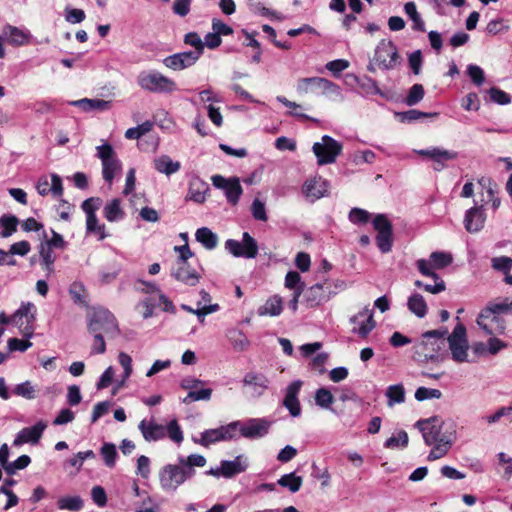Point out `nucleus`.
<instances>
[{"instance_id": "1", "label": "nucleus", "mask_w": 512, "mask_h": 512, "mask_svg": "<svg viewBox=\"0 0 512 512\" xmlns=\"http://www.w3.org/2000/svg\"><path fill=\"white\" fill-rule=\"evenodd\" d=\"M416 426L422 433L423 439L428 446H433L428 459L433 461L444 457L450 450L455 439V431L438 417H431L419 420Z\"/></svg>"}, {"instance_id": "2", "label": "nucleus", "mask_w": 512, "mask_h": 512, "mask_svg": "<svg viewBox=\"0 0 512 512\" xmlns=\"http://www.w3.org/2000/svg\"><path fill=\"white\" fill-rule=\"evenodd\" d=\"M447 329L431 330L422 334V340L413 346V359L420 363H440L446 353Z\"/></svg>"}, {"instance_id": "3", "label": "nucleus", "mask_w": 512, "mask_h": 512, "mask_svg": "<svg viewBox=\"0 0 512 512\" xmlns=\"http://www.w3.org/2000/svg\"><path fill=\"white\" fill-rule=\"evenodd\" d=\"M88 331L92 335L100 334L108 339L116 338L120 333L115 316L103 307L94 308L88 314Z\"/></svg>"}, {"instance_id": "4", "label": "nucleus", "mask_w": 512, "mask_h": 512, "mask_svg": "<svg viewBox=\"0 0 512 512\" xmlns=\"http://www.w3.org/2000/svg\"><path fill=\"white\" fill-rule=\"evenodd\" d=\"M343 287V282L338 283L326 280L322 283H317L306 290L303 289V301L310 308L317 307L335 295L337 288L342 289Z\"/></svg>"}, {"instance_id": "5", "label": "nucleus", "mask_w": 512, "mask_h": 512, "mask_svg": "<svg viewBox=\"0 0 512 512\" xmlns=\"http://www.w3.org/2000/svg\"><path fill=\"white\" fill-rule=\"evenodd\" d=\"M195 471H186L182 465L167 464L159 472L160 486L164 491L175 492Z\"/></svg>"}, {"instance_id": "6", "label": "nucleus", "mask_w": 512, "mask_h": 512, "mask_svg": "<svg viewBox=\"0 0 512 512\" xmlns=\"http://www.w3.org/2000/svg\"><path fill=\"white\" fill-rule=\"evenodd\" d=\"M138 85L153 93H171L177 90L176 83L157 71L142 72L137 78Z\"/></svg>"}, {"instance_id": "7", "label": "nucleus", "mask_w": 512, "mask_h": 512, "mask_svg": "<svg viewBox=\"0 0 512 512\" xmlns=\"http://www.w3.org/2000/svg\"><path fill=\"white\" fill-rule=\"evenodd\" d=\"M452 359L457 363L468 362L469 344L467 340L466 328L458 323L452 333L446 338Z\"/></svg>"}, {"instance_id": "8", "label": "nucleus", "mask_w": 512, "mask_h": 512, "mask_svg": "<svg viewBox=\"0 0 512 512\" xmlns=\"http://www.w3.org/2000/svg\"><path fill=\"white\" fill-rule=\"evenodd\" d=\"M342 149V144L328 135L322 136L321 142H315L312 146L317 164L320 166L334 163Z\"/></svg>"}, {"instance_id": "9", "label": "nucleus", "mask_w": 512, "mask_h": 512, "mask_svg": "<svg viewBox=\"0 0 512 512\" xmlns=\"http://www.w3.org/2000/svg\"><path fill=\"white\" fill-rule=\"evenodd\" d=\"M373 62L383 70H392L400 63L398 49L391 40L382 39L376 46Z\"/></svg>"}, {"instance_id": "10", "label": "nucleus", "mask_w": 512, "mask_h": 512, "mask_svg": "<svg viewBox=\"0 0 512 512\" xmlns=\"http://www.w3.org/2000/svg\"><path fill=\"white\" fill-rule=\"evenodd\" d=\"M51 237L43 232V240L39 246V254L42 261V265L47 272L53 270V264L56 259L54 249H62L64 247V239L62 235L58 234L54 230H50Z\"/></svg>"}, {"instance_id": "11", "label": "nucleus", "mask_w": 512, "mask_h": 512, "mask_svg": "<svg viewBox=\"0 0 512 512\" xmlns=\"http://www.w3.org/2000/svg\"><path fill=\"white\" fill-rule=\"evenodd\" d=\"M97 156L102 162L103 179L111 185L116 174L122 169L121 161L116 156L113 147L107 143L97 147Z\"/></svg>"}, {"instance_id": "12", "label": "nucleus", "mask_w": 512, "mask_h": 512, "mask_svg": "<svg viewBox=\"0 0 512 512\" xmlns=\"http://www.w3.org/2000/svg\"><path fill=\"white\" fill-rule=\"evenodd\" d=\"M239 421L231 422L227 425L215 429H208L201 433L200 439L193 438L195 443L208 447L219 441H227L236 438V431Z\"/></svg>"}, {"instance_id": "13", "label": "nucleus", "mask_w": 512, "mask_h": 512, "mask_svg": "<svg viewBox=\"0 0 512 512\" xmlns=\"http://www.w3.org/2000/svg\"><path fill=\"white\" fill-rule=\"evenodd\" d=\"M372 224L377 232V247L382 253L390 252L393 244V228L391 222L384 214H378L373 219Z\"/></svg>"}, {"instance_id": "14", "label": "nucleus", "mask_w": 512, "mask_h": 512, "mask_svg": "<svg viewBox=\"0 0 512 512\" xmlns=\"http://www.w3.org/2000/svg\"><path fill=\"white\" fill-rule=\"evenodd\" d=\"M225 248L235 257L250 259L255 258L258 254V244L248 232L243 233L241 242L228 239L225 242Z\"/></svg>"}, {"instance_id": "15", "label": "nucleus", "mask_w": 512, "mask_h": 512, "mask_svg": "<svg viewBox=\"0 0 512 512\" xmlns=\"http://www.w3.org/2000/svg\"><path fill=\"white\" fill-rule=\"evenodd\" d=\"M476 322L487 335L491 336L502 335L506 329L504 318L494 314L491 309H482Z\"/></svg>"}, {"instance_id": "16", "label": "nucleus", "mask_w": 512, "mask_h": 512, "mask_svg": "<svg viewBox=\"0 0 512 512\" xmlns=\"http://www.w3.org/2000/svg\"><path fill=\"white\" fill-rule=\"evenodd\" d=\"M317 89L321 90L324 94L341 95L339 86L328 79L321 77H309L298 80L297 90L300 93H309Z\"/></svg>"}, {"instance_id": "17", "label": "nucleus", "mask_w": 512, "mask_h": 512, "mask_svg": "<svg viewBox=\"0 0 512 512\" xmlns=\"http://www.w3.org/2000/svg\"><path fill=\"white\" fill-rule=\"evenodd\" d=\"M181 387L188 390L187 396L183 399V403L190 404L193 401H208L212 395V389L203 388L204 382L194 377H186L181 381Z\"/></svg>"}, {"instance_id": "18", "label": "nucleus", "mask_w": 512, "mask_h": 512, "mask_svg": "<svg viewBox=\"0 0 512 512\" xmlns=\"http://www.w3.org/2000/svg\"><path fill=\"white\" fill-rule=\"evenodd\" d=\"M213 185L224 191L229 203L235 205L243 192L238 178L233 177L226 179L221 175H214L211 178Z\"/></svg>"}, {"instance_id": "19", "label": "nucleus", "mask_w": 512, "mask_h": 512, "mask_svg": "<svg viewBox=\"0 0 512 512\" xmlns=\"http://www.w3.org/2000/svg\"><path fill=\"white\" fill-rule=\"evenodd\" d=\"M270 428V422L263 418H251L247 422L239 421L237 430L241 436L249 439L264 437Z\"/></svg>"}, {"instance_id": "20", "label": "nucleus", "mask_w": 512, "mask_h": 512, "mask_svg": "<svg viewBox=\"0 0 512 512\" xmlns=\"http://www.w3.org/2000/svg\"><path fill=\"white\" fill-rule=\"evenodd\" d=\"M200 58L199 51H185L167 56L163 64L174 71H180L193 66Z\"/></svg>"}, {"instance_id": "21", "label": "nucleus", "mask_w": 512, "mask_h": 512, "mask_svg": "<svg viewBox=\"0 0 512 512\" xmlns=\"http://www.w3.org/2000/svg\"><path fill=\"white\" fill-rule=\"evenodd\" d=\"M350 322L354 324L352 332L358 334L361 338H366L376 325L373 319V311L368 307L363 308L351 317Z\"/></svg>"}, {"instance_id": "22", "label": "nucleus", "mask_w": 512, "mask_h": 512, "mask_svg": "<svg viewBox=\"0 0 512 512\" xmlns=\"http://www.w3.org/2000/svg\"><path fill=\"white\" fill-rule=\"evenodd\" d=\"M329 182L320 176H315L305 181L302 192L305 197L314 202L328 194Z\"/></svg>"}, {"instance_id": "23", "label": "nucleus", "mask_w": 512, "mask_h": 512, "mask_svg": "<svg viewBox=\"0 0 512 512\" xmlns=\"http://www.w3.org/2000/svg\"><path fill=\"white\" fill-rule=\"evenodd\" d=\"M483 207V204L475 203L473 207L466 211L463 222L467 232L477 233L483 229L486 221Z\"/></svg>"}, {"instance_id": "24", "label": "nucleus", "mask_w": 512, "mask_h": 512, "mask_svg": "<svg viewBox=\"0 0 512 512\" xmlns=\"http://www.w3.org/2000/svg\"><path fill=\"white\" fill-rule=\"evenodd\" d=\"M301 387L302 381L296 380L290 383L286 388L283 405L288 409L292 417H298L301 414V405L298 399Z\"/></svg>"}, {"instance_id": "25", "label": "nucleus", "mask_w": 512, "mask_h": 512, "mask_svg": "<svg viewBox=\"0 0 512 512\" xmlns=\"http://www.w3.org/2000/svg\"><path fill=\"white\" fill-rule=\"evenodd\" d=\"M30 311L31 303H23L11 316V324L18 327L23 335L28 338L32 336V327L30 326L32 315L30 314Z\"/></svg>"}, {"instance_id": "26", "label": "nucleus", "mask_w": 512, "mask_h": 512, "mask_svg": "<svg viewBox=\"0 0 512 512\" xmlns=\"http://www.w3.org/2000/svg\"><path fill=\"white\" fill-rule=\"evenodd\" d=\"M172 276L189 286L196 285L200 280V274L195 269L190 268L186 261L176 262V266L172 270Z\"/></svg>"}, {"instance_id": "27", "label": "nucleus", "mask_w": 512, "mask_h": 512, "mask_svg": "<svg viewBox=\"0 0 512 512\" xmlns=\"http://www.w3.org/2000/svg\"><path fill=\"white\" fill-rule=\"evenodd\" d=\"M138 429L147 442L159 441L166 436L165 426L156 423L154 419L141 420Z\"/></svg>"}, {"instance_id": "28", "label": "nucleus", "mask_w": 512, "mask_h": 512, "mask_svg": "<svg viewBox=\"0 0 512 512\" xmlns=\"http://www.w3.org/2000/svg\"><path fill=\"white\" fill-rule=\"evenodd\" d=\"M249 466L248 458L240 454L234 460L221 461V476L225 478H232L237 474L243 473Z\"/></svg>"}, {"instance_id": "29", "label": "nucleus", "mask_w": 512, "mask_h": 512, "mask_svg": "<svg viewBox=\"0 0 512 512\" xmlns=\"http://www.w3.org/2000/svg\"><path fill=\"white\" fill-rule=\"evenodd\" d=\"M37 192L40 195H47L51 192L54 196H61L63 194L62 180L57 174L51 175V182L48 176H42L38 179L36 184Z\"/></svg>"}, {"instance_id": "30", "label": "nucleus", "mask_w": 512, "mask_h": 512, "mask_svg": "<svg viewBox=\"0 0 512 512\" xmlns=\"http://www.w3.org/2000/svg\"><path fill=\"white\" fill-rule=\"evenodd\" d=\"M243 385L250 389L252 396H261L268 387V380L263 374L247 373L243 378Z\"/></svg>"}, {"instance_id": "31", "label": "nucleus", "mask_w": 512, "mask_h": 512, "mask_svg": "<svg viewBox=\"0 0 512 512\" xmlns=\"http://www.w3.org/2000/svg\"><path fill=\"white\" fill-rule=\"evenodd\" d=\"M70 104L72 106H76L80 108L83 112H92V111H107L111 108L112 103L108 100L103 99H90V98H82L79 100L71 101Z\"/></svg>"}, {"instance_id": "32", "label": "nucleus", "mask_w": 512, "mask_h": 512, "mask_svg": "<svg viewBox=\"0 0 512 512\" xmlns=\"http://www.w3.org/2000/svg\"><path fill=\"white\" fill-rule=\"evenodd\" d=\"M417 153L424 157H429L436 163L444 167L446 161L455 160L458 157V153L453 150H447L440 147H433L431 149H423L417 151Z\"/></svg>"}, {"instance_id": "33", "label": "nucleus", "mask_w": 512, "mask_h": 512, "mask_svg": "<svg viewBox=\"0 0 512 512\" xmlns=\"http://www.w3.org/2000/svg\"><path fill=\"white\" fill-rule=\"evenodd\" d=\"M283 310V299L274 295L266 300L257 310L259 316H278Z\"/></svg>"}, {"instance_id": "34", "label": "nucleus", "mask_w": 512, "mask_h": 512, "mask_svg": "<svg viewBox=\"0 0 512 512\" xmlns=\"http://www.w3.org/2000/svg\"><path fill=\"white\" fill-rule=\"evenodd\" d=\"M154 168L162 174L166 176H170L172 174L177 173L181 164L179 161H173L168 155H161L158 158L154 159Z\"/></svg>"}, {"instance_id": "35", "label": "nucleus", "mask_w": 512, "mask_h": 512, "mask_svg": "<svg viewBox=\"0 0 512 512\" xmlns=\"http://www.w3.org/2000/svg\"><path fill=\"white\" fill-rule=\"evenodd\" d=\"M208 190L209 187L207 183L199 178L192 179L189 183V198L197 203H202L206 199V193Z\"/></svg>"}, {"instance_id": "36", "label": "nucleus", "mask_w": 512, "mask_h": 512, "mask_svg": "<svg viewBox=\"0 0 512 512\" xmlns=\"http://www.w3.org/2000/svg\"><path fill=\"white\" fill-rule=\"evenodd\" d=\"M104 217L109 222H117L124 218L125 213L121 207V200L118 198L107 202L103 209Z\"/></svg>"}, {"instance_id": "37", "label": "nucleus", "mask_w": 512, "mask_h": 512, "mask_svg": "<svg viewBox=\"0 0 512 512\" xmlns=\"http://www.w3.org/2000/svg\"><path fill=\"white\" fill-rule=\"evenodd\" d=\"M407 306L418 318H423L427 314L428 307L426 301L419 293H414L409 297Z\"/></svg>"}, {"instance_id": "38", "label": "nucleus", "mask_w": 512, "mask_h": 512, "mask_svg": "<svg viewBox=\"0 0 512 512\" xmlns=\"http://www.w3.org/2000/svg\"><path fill=\"white\" fill-rule=\"evenodd\" d=\"M195 238L208 250L214 249L218 244L217 235L207 227L197 229Z\"/></svg>"}, {"instance_id": "39", "label": "nucleus", "mask_w": 512, "mask_h": 512, "mask_svg": "<svg viewBox=\"0 0 512 512\" xmlns=\"http://www.w3.org/2000/svg\"><path fill=\"white\" fill-rule=\"evenodd\" d=\"M143 287H137L136 289L148 294H156L160 301H163V310L169 311L173 308L172 302L159 290V288L151 282L139 281Z\"/></svg>"}, {"instance_id": "40", "label": "nucleus", "mask_w": 512, "mask_h": 512, "mask_svg": "<svg viewBox=\"0 0 512 512\" xmlns=\"http://www.w3.org/2000/svg\"><path fill=\"white\" fill-rule=\"evenodd\" d=\"M277 484L281 487L287 488L292 493H296L300 490L303 484V478L292 472L281 476L278 479Z\"/></svg>"}, {"instance_id": "41", "label": "nucleus", "mask_w": 512, "mask_h": 512, "mask_svg": "<svg viewBox=\"0 0 512 512\" xmlns=\"http://www.w3.org/2000/svg\"><path fill=\"white\" fill-rule=\"evenodd\" d=\"M60 510L77 512L83 509L84 501L78 495L60 497L57 501Z\"/></svg>"}, {"instance_id": "42", "label": "nucleus", "mask_w": 512, "mask_h": 512, "mask_svg": "<svg viewBox=\"0 0 512 512\" xmlns=\"http://www.w3.org/2000/svg\"><path fill=\"white\" fill-rule=\"evenodd\" d=\"M388 399L387 405L393 407L395 404H401L405 401V389L402 384L390 385L385 392Z\"/></svg>"}, {"instance_id": "43", "label": "nucleus", "mask_w": 512, "mask_h": 512, "mask_svg": "<svg viewBox=\"0 0 512 512\" xmlns=\"http://www.w3.org/2000/svg\"><path fill=\"white\" fill-rule=\"evenodd\" d=\"M405 13L412 20V29L420 32L425 31V24L420 14L417 11L416 4L414 2H407L404 5Z\"/></svg>"}, {"instance_id": "44", "label": "nucleus", "mask_w": 512, "mask_h": 512, "mask_svg": "<svg viewBox=\"0 0 512 512\" xmlns=\"http://www.w3.org/2000/svg\"><path fill=\"white\" fill-rule=\"evenodd\" d=\"M86 231L95 234L99 241L104 240L108 235L104 224H100L96 215L86 217Z\"/></svg>"}, {"instance_id": "45", "label": "nucleus", "mask_w": 512, "mask_h": 512, "mask_svg": "<svg viewBox=\"0 0 512 512\" xmlns=\"http://www.w3.org/2000/svg\"><path fill=\"white\" fill-rule=\"evenodd\" d=\"M478 184L483 188L486 189L487 195L489 197V201H491L492 207L494 209H497L500 204L501 200L499 197L496 196L497 193V185L491 181L489 178L482 177L478 180Z\"/></svg>"}, {"instance_id": "46", "label": "nucleus", "mask_w": 512, "mask_h": 512, "mask_svg": "<svg viewBox=\"0 0 512 512\" xmlns=\"http://www.w3.org/2000/svg\"><path fill=\"white\" fill-rule=\"evenodd\" d=\"M18 223L19 220L17 217L13 215H3L0 218V227L2 228L0 231V237H10L16 231Z\"/></svg>"}, {"instance_id": "47", "label": "nucleus", "mask_w": 512, "mask_h": 512, "mask_svg": "<svg viewBox=\"0 0 512 512\" xmlns=\"http://www.w3.org/2000/svg\"><path fill=\"white\" fill-rule=\"evenodd\" d=\"M206 462V458L200 454H191L186 458H179V464L182 465L186 471H194V467H204Z\"/></svg>"}, {"instance_id": "48", "label": "nucleus", "mask_w": 512, "mask_h": 512, "mask_svg": "<svg viewBox=\"0 0 512 512\" xmlns=\"http://www.w3.org/2000/svg\"><path fill=\"white\" fill-rule=\"evenodd\" d=\"M429 259L437 270L449 266L453 261L452 255L443 251L432 252Z\"/></svg>"}, {"instance_id": "49", "label": "nucleus", "mask_w": 512, "mask_h": 512, "mask_svg": "<svg viewBox=\"0 0 512 512\" xmlns=\"http://www.w3.org/2000/svg\"><path fill=\"white\" fill-rule=\"evenodd\" d=\"M408 434L401 430L397 433V435H393L390 438H388L384 446L388 449H396V448H405L408 445Z\"/></svg>"}, {"instance_id": "50", "label": "nucleus", "mask_w": 512, "mask_h": 512, "mask_svg": "<svg viewBox=\"0 0 512 512\" xmlns=\"http://www.w3.org/2000/svg\"><path fill=\"white\" fill-rule=\"evenodd\" d=\"M8 42L14 45H22L28 41V36L16 27L8 26L4 29Z\"/></svg>"}, {"instance_id": "51", "label": "nucleus", "mask_w": 512, "mask_h": 512, "mask_svg": "<svg viewBox=\"0 0 512 512\" xmlns=\"http://www.w3.org/2000/svg\"><path fill=\"white\" fill-rule=\"evenodd\" d=\"M314 399L316 405L324 409L330 408L331 404L334 402V396L326 388L317 389Z\"/></svg>"}, {"instance_id": "52", "label": "nucleus", "mask_w": 512, "mask_h": 512, "mask_svg": "<svg viewBox=\"0 0 512 512\" xmlns=\"http://www.w3.org/2000/svg\"><path fill=\"white\" fill-rule=\"evenodd\" d=\"M424 95H425V90H424L423 85L422 84H414L410 88V90L406 96L405 103L408 106H414V105L418 104L424 98Z\"/></svg>"}, {"instance_id": "53", "label": "nucleus", "mask_w": 512, "mask_h": 512, "mask_svg": "<svg viewBox=\"0 0 512 512\" xmlns=\"http://www.w3.org/2000/svg\"><path fill=\"white\" fill-rule=\"evenodd\" d=\"M416 267L423 276L431 277L433 280H439V275L435 273V267L430 259H418Z\"/></svg>"}, {"instance_id": "54", "label": "nucleus", "mask_w": 512, "mask_h": 512, "mask_svg": "<svg viewBox=\"0 0 512 512\" xmlns=\"http://www.w3.org/2000/svg\"><path fill=\"white\" fill-rule=\"evenodd\" d=\"M401 120L406 122L417 121L421 118H436L438 113L436 112H421L416 109H411L400 114Z\"/></svg>"}, {"instance_id": "55", "label": "nucleus", "mask_w": 512, "mask_h": 512, "mask_svg": "<svg viewBox=\"0 0 512 512\" xmlns=\"http://www.w3.org/2000/svg\"><path fill=\"white\" fill-rule=\"evenodd\" d=\"M229 339L231 340L233 347L239 351L245 350L249 345V340L247 339L245 334L240 330L230 331Z\"/></svg>"}, {"instance_id": "56", "label": "nucleus", "mask_w": 512, "mask_h": 512, "mask_svg": "<svg viewBox=\"0 0 512 512\" xmlns=\"http://www.w3.org/2000/svg\"><path fill=\"white\" fill-rule=\"evenodd\" d=\"M442 392L439 389L419 387L415 391V399L417 401H425L428 399H440Z\"/></svg>"}, {"instance_id": "57", "label": "nucleus", "mask_w": 512, "mask_h": 512, "mask_svg": "<svg viewBox=\"0 0 512 512\" xmlns=\"http://www.w3.org/2000/svg\"><path fill=\"white\" fill-rule=\"evenodd\" d=\"M168 437L177 444L183 441V432L176 419L171 420L165 426Z\"/></svg>"}, {"instance_id": "58", "label": "nucleus", "mask_w": 512, "mask_h": 512, "mask_svg": "<svg viewBox=\"0 0 512 512\" xmlns=\"http://www.w3.org/2000/svg\"><path fill=\"white\" fill-rule=\"evenodd\" d=\"M491 266L493 269L501 271L507 275L512 269V258L508 256L494 257L491 260Z\"/></svg>"}, {"instance_id": "59", "label": "nucleus", "mask_w": 512, "mask_h": 512, "mask_svg": "<svg viewBox=\"0 0 512 512\" xmlns=\"http://www.w3.org/2000/svg\"><path fill=\"white\" fill-rule=\"evenodd\" d=\"M101 455L104 458V462L108 467L115 466V460L117 456L116 446L112 443H105L101 447Z\"/></svg>"}, {"instance_id": "60", "label": "nucleus", "mask_w": 512, "mask_h": 512, "mask_svg": "<svg viewBox=\"0 0 512 512\" xmlns=\"http://www.w3.org/2000/svg\"><path fill=\"white\" fill-rule=\"evenodd\" d=\"M485 308L491 309L494 314L502 317L503 314H507L512 311V301L505 299L501 302H491Z\"/></svg>"}, {"instance_id": "61", "label": "nucleus", "mask_w": 512, "mask_h": 512, "mask_svg": "<svg viewBox=\"0 0 512 512\" xmlns=\"http://www.w3.org/2000/svg\"><path fill=\"white\" fill-rule=\"evenodd\" d=\"M102 200L99 197H91L83 201L81 208L85 212L86 217L96 215V211L100 208Z\"/></svg>"}, {"instance_id": "62", "label": "nucleus", "mask_w": 512, "mask_h": 512, "mask_svg": "<svg viewBox=\"0 0 512 512\" xmlns=\"http://www.w3.org/2000/svg\"><path fill=\"white\" fill-rule=\"evenodd\" d=\"M488 94L490 99L499 105H507L511 102V97L505 91L497 87L490 88Z\"/></svg>"}, {"instance_id": "63", "label": "nucleus", "mask_w": 512, "mask_h": 512, "mask_svg": "<svg viewBox=\"0 0 512 512\" xmlns=\"http://www.w3.org/2000/svg\"><path fill=\"white\" fill-rule=\"evenodd\" d=\"M31 459L28 455H22L18 459L13 462H9L7 466H5V471L7 474H14L17 470H21L27 467L30 463Z\"/></svg>"}, {"instance_id": "64", "label": "nucleus", "mask_w": 512, "mask_h": 512, "mask_svg": "<svg viewBox=\"0 0 512 512\" xmlns=\"http://www.w3.org/2000/svg\"><path fill=\"white\" fill-rule=\"evenodd\" d=\"M467 73L475 85L480 86L484 83V81H485L484 71L478 65H475V64L468 65Z\"/></svg>"}]
</instances>
